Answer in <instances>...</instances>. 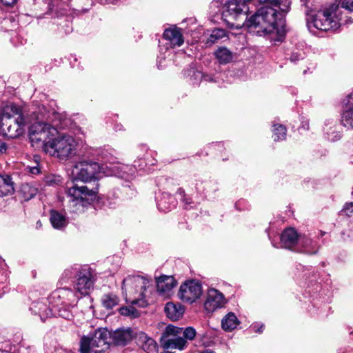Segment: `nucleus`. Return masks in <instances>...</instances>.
Instances as JSON below:
<instances>
[{
  "label": "nucleus",
  "mask_w": 353,
  "mask_h": 353,
  "mask_svg": "<svg viewBox=\"0 0 353 353\" xmlns=\"http://www.w3.org/2000/svg\"><path fill=\"white\" fill-rule=\"evenodd\" d=\"M130 328L117 330L111 333L105 328L97 329L91 336L81 340V353H104L110 347L109 340L116 345L124 346L134 336Z\"/></svg>",
  "instance_id": "f257e3e1"
},
{
  "label": "nucleus",
  "mask_w": 353,
  "mask_h": 353,
  "mask_svg": "<svg viewBox=\"0 0 353 353\" xmlns=\"http://www.w3.org/2000/svg\"><path fill=\"white\" fill-rule=\"evenodd\" d=\"M40 111L39 114L32 112V120H35V122L29 128L28 136L32 146H43L46 150L50 139L57 135V128H63V125L61 116L57 112H52L46 114L41 110Z\"/></svg>",
  "instance_id": "f03ea898"
},
{
  "label": "nucleus",
  "mask_w": 353,
  "mask_h": 353,
  "mask_svg": "<svg viewBox=\"0 0 353 353\" xmlns=\"http://www.w3.org/2000/svg\"><path fill=\"white\" fill-rule=\"evenodd\" d=\"M352 22L351 17L343 14L339 8L336 9L334 13L329 10H320L307 19V27L311 32L314 29L321 31L336 30L342 25Z\"/></svg>",
  "instance_id": "7ed1b4c3"
},
{
  "label": "nucleus",
  "mask_w": 353,
  "mask_h": 353,
  "mask_svg": "<svg viewBox=\"0 0 353 353\" xmlns=\"http://www.w3.org/2000/svg\"><path fill=\"white\" fill-rule=\"evenodd\" d=\"M152 279L139 275H129L122 282V293L127 302L143 307L144 292L151 285Z\"/></svg>",
  "instance_id": "20e7f679"
},
{
  "label": "nucleus",
  "mask_w": 353,
  "mask_h": 353,
  "mask_svg": "<svg viewBox=\"0 0 353 353\" xmlns=\"http://www.w3.org/2000/svg\"><path fill=\"white\" fill-rule=\"evenodd\" d=\"M98 188L90 190L87 186L72 185L65 190L68 208L71 213L81 214L90 205L97 196Z\"/></svg>",
  "instance_id": "39448f33"
},
{
  "label": "nucleus",
  "mask_w": 353,
  "mask_h": 353,
  "mask_svg": "<svg viewBox=\"0 0 353 353\" xmlns=\"http://www.w3.org/2000/svg\"><path fill=\"white\" fill-rule=\"evenodd\" d=\"M252 0H227L223 6L222 18L231 28L240 29L245 26L248 8Z\"/></svg>",
  "instance_id": "423d86ee"
},
{
  "label": "nucleus",
  "mask_w": 353,
  "mask_h": 353,
  "mask_svg": "<svg viewBox=\"0 0 353 353\" xmlns=\"http://www.w3.org/2000/svg\"><path fill=\"white\" fill-rule=\"evenodd\" d=\"M78 143L75 139L69 134L57 136L50 139L47 143L46 152H52V154L60 160H67L74 156L77 152Z\"/></svg>",
  "instance_id": "0eeeda50"
},
{
  "label": "nucleus",
  "mask_w": 353,
  "mask_h": 353,
  "mask_svg": "<svg viewBox=\"0 0 353 353\" xmlns=\"http://www.w3.org/2000/svg\"><path fill=\"white\" fill-rule=\"evenodd\" d=\"M165 332L172 337L168 339L163 343V347L167 350L178 349L183 350L188 346L187 340L192 341L196 336V332L192 327L186 328L168 325Z\"/></svg>",
  "instance_id": "6e6552de"
},
{
  "label": "nucleus",
  "mask_w": 353,
  "mask_h": 353,
  "mask_svg": "<svg viewBox=\"0 0 353 353\" xmlns=\"http://www.w3.org/2000/svg\"><path fill=\"white\" fill-rule=\"evenodd\" d=\"M103 167L94 161H80L72 168V181L83 182L90 181L97 179V175L102 172Z\"/></svg>",
  "instance_id": "1a4fd4ad"
},
{
  "label": "nucleus",
  "mask_w": 353,
  "mask_h": 353,
  "mask_svg": "<svg viewBox=\"0 0 353 353\" xmlns=\"http://www.w3.org/2000/svg\"><path fill=\"white\" fill-rule=\"evenodd\" d=\"M30 121L25 117H17L14 119H6L1 121L0 130L7 137L10 139L17 138L24 132V127Z\"/></svg>",
  "instance_id": "9d476101"
},
{
  "label": "nucleus",
  "mask_w": 353,
  "mask_h": 353,
  "mask_svg": "<svg viewBox=\"0 0 353 353\" xmlns=\"http://www.w3.org/2000/svg\"><path fill=\"white\" fill-rule=\"evenodd\" d=\"M202 292L201 284L199 281L190 280L180 286L178 296L183 302L192 303L200 298Z\"/></svg>",
  "instance_id": "9b49d317"
},
{
  "label": "nucleus",
  "mask_w": 353,
  "mask_h": 353,
  "mask_svg": "<svg viewBox=\"0 0 353 353\" xmlns=\"http://www.w3.org/2000/svg\"><path fill=\"white\" fill-rule=\"evenodd\" d=\"M94 276L90 268H83L77 274L75 289L80 296L87 295L94 286Z\"/></svg>",
  "instance_id": "f8f14e48"
},
{
  "label": "nucleus",
  "mask_w": 353,
  "mask_h": 353,
  "mask_svg": "<svg viewBox=\"0 0 353 353\" xmlns=\"http://www.w3.org/2000/svg\"><path fill=\"white\" fill-rule=\"evenodd\" d=\"M80 297L77 292H74L71 289L59 288L52 292L50 299V300H59L58 303L60 305L75 307Z\"/></svg>",
  "instance_id": "ddd939ff"
},
{
  "label": "nucleus",
  "mask_w": 353,
  "mask_h": 353,
  "mask_svg": "<svg viewBox=\"0 0 353 353\" xmlns=\"http://www.w3.org/2000/svg\"><path fill=\"white\" fill-rule=\"evenodd\" d=\"M225 303V299L222 293L217 290L210 289L208 291L204 308L208 312L212 313L216 309L222 307Z\"/></svg>",
  "instance_id": "4468645a"
},
{
  "label": "nucleus",
  "mask_w": 353,
  "mask_h": 353,
  "mask_svg": "<svg viewBox=\"0 0 353 353\" xmlns=\"http://www.w3.org/2000/svg\"><path fill=\"white\" fill-rule=\"evenodd\" d=\"M157 290L159 295L168 296L176 285V281L172 276L161 275L156 278Z\"/></svg>",
  "instance_id": "2eb2a0df"
},
{
  "label": "nucleus",
  "mask_w": 353,
  "mask_h": 353,
  "mask_svg": "<svg viewBox=\"0 0 353 353\" xmlns=\"http://www.w3.org/2000/svg\"><path fill=\"white\" fill-rule=\"evenodd\" d=\"M138 346L147 353H156L157 344L155 341L143 332H137L134 336Z\"/></svg>",
  "instance_id": "dca6fc26"
},
{
  "label": "nucleus",
  "mask_w": 353,
  "mask_h": 353,
  "mask_svg": "<svg viewBox=\"0 0 353 353\" xmlns=\"http://www.w3.org/2000/svg\"><path fill=\"white\" fill-rule=\"evenodd\" d=\"M299 236L292 228L285 229L281 235L282 246L288 249H293L297 245Z\"/></svg>",
  "instance_id": "f3484780"
},
{
  "label": "nucleus",
  "mask_w": 353,
  "mask_h": 353,
  "mask_svg": "<svg viewBox=\"0 0 353 353\" xmlns=\"http://www.w3.org/2000/svg\"><path fill=\"white\" fill-rule=\"evenodd\" d=\"M30 310L34 314L39 315L42 321H45L46 319L55 315L53 309L48 307L46 303L43 302H33L31 304Z\"/></svg>",
  "instance_id": "a211bd4d"
},
{
  "label": "nucleus",
  "mask_w": 353,
  "mask_h": 353,
  "mask_svg": "<svg viewBox=\"0 0 353 353\" xmlns=\"http://www.w3.org/2000/svg\"><path fill=\"white\" fill-rule=\"evenodd\" d=\"M163 37L169 41L173 47L181 46L184 42L181 30L176 27L166 29L164 31Z\"/></svg>",
  "instance_id": "6ab92c4d"
},
{
  "label": "nucleus",
  "mask_w": 353,
  "mask_h": 353,
  "mask_svg": "<svg viewBox=\"0 0 353 353\" xmlns=\"http://www.w3.org/2000/svg\"><path fill=\"white\" fill-rule=\"evenodd\" d=\"M297 245L301 248L299 250L301 252L313 254L317 252L316 243L305 235L299 236Z\"/></svg>",
  "instance_id": "aec40b11"
},
{
  "label": "nucleus",
  "mask_w": 353,
  "mask_h": 353,
  "mask_svg": "<svg viewBox=\"0 0 353 353\" xmlns=\"http://www.w3.org/2000/svg\"><path fill=\"white\" fill-rule=\"evenodd\" d=\"M15 116H17V117H24L22 110L19 106L11 103L3 107L1 113V121L14 119Z\"/></svg>",
  "instance_id": "412c9836"
},
{
  "label": "nucleus",
  "mask_w": 353,
  "mask_h": 353,
  "mask_svg": "<svg viewBox=\"0 0 353 353\" xmlns=\"http://www.w3.org/2000/svg\"><path fill=\"white\" fill-rule=\"evenodd\" d=\"M68 6H65L62 1L59 0H54L49 6L48 11L46 13L52 18L59 17L67 14Z\"/></svg>",
  "instance_id": "4be33fe9"
},
{
  "label": "nucleus",
  "mask_w": 353,
  "mask_h": 353,
  "mask_svg": "<svg viewBox=\"0 0 353 353\" xmlns=\"http://www.w3.org/2000/svg\"><path fill=\"white\" fill-rule=\"evenodd\" d=\"M165 312L170 319L178 320L184 313V307L181 304L167 303L165 306Z\"/></svg>",
  "instance_id": "5701e85b"
},
{
  "label": "nucleus",
  "mask_w": 353,
  "mask_h": 353,
  "mask_svg": "<svg viewBox=\"0 0 353 353\" xmlns=\"http://www.w3.org/2000/svg\"><path fill=\"white\" fill-rule=\"evenodd\" d=\"M324 131L327 139L331 141H336L341 138L340 132L336 130V121L333 119L325 121Z\"/></svg>",
  "instance_id": "b1692460"
},
{
  "label": "nucleus",
  "mask_w": 353,
  "mask_h": 353,
  "mask_svg": "<svg viewBox=\"0 0 353 353\" xmlns=\"http://www.w3.org/2000/svg\"><path fill=\"white\" fill-rule=\"evenodd\" d=\"M176 205L174 198L169 194H163L162 198L158 201L157 207L159 210L166 212Z\"/></svg>",
  "instance_id": "393cba45"
},
{
  "label": "nucleus",
  "mask_w": 353,
  "mask_h": 353,
  "mask_svg": "<svg viewBox=\"0 0 353 353\" xmlns=\"http://www.w3.org/2000/svg\"><path fill=\"white\" fill-rule=\"evenodd\" d=\"M239 324V321L233 312L228 313L221 321V327L225 331H232Z\"/></svg>",
  "instance_id": "a878e982"
},
{
  "label": "nucleus",
  "mask_w": 353,
  "mask_h": 353,
  "mask_svg": "<svg viewBox=\"0 0 353 353\" xmlns=\"http://www.w3.org/2000/svg\"><path fill=\"white\" fill-rule=\"evenodd\" d=\"M214 56L221 64H227L233 59V53L225 47H219L214 52Z\"/></svg>",
  "instance_id": "bb28decb"
},
{
  "label": "nucleus",
  "mask_w": 353,
  "mask_h": 353,
  "mask_svg": "<svg viewBox=\"0 0 353 353\" xmlns=\"http://www.w3.org/2000/svg\"><path fill=\"white\" fill-rule=\"evenodd\" d=\"M13 191L14 187L10 176L0 175V197L11 194Z\"/></svg>",
  "instance_id": "cd10ccee"
},
{
  "label": "nucleus",
  "mask_w": 353,
  "mask_h": 353,
  "mask_svg": "<svg viewBox=\"0 0 353 353\" xmlns=\"http://www.w3.org/2000/svg\"><path fill=\"white\" fill-rule=\"evenodd\" d=\"M50 222L52 226L56 229H62L68 224L66 218L61 213L55 211H50Z\"/></svg>",
  "instance_id": "c85d7f7f"
},
{
  "label": "nucleus",
  "mask_w": 353,
  "mask_h": 353,
  "mask_svg": "<svg viewBox=\"0 0 353 353\" xmlns=\"http://www.w3.org/2000/svg\"><path fill=\"white\" fill-rule=\"evenodd\" d=\"M54 307L58 312V315L60 317L68 321H71L73 319L74 315L70 308H73L74 307L57 303V305L54 306Z\"/></svg>",
  "instance_id": "c756f323"
},
{
  "label": "nucleus",
  "mask_w": 353,
  "mask_h": 353,
  "mask_svg": "<svg viewBox=\"0 0 353 353\" xmlns=\"http://www.w3.org/2000/svg\"><path fill=\"white\" fill-rule=\"evenodd\" d=\"M226 36L225 31L223 29L216 28L214 29L210 36L205 41V44L212 46L218 40L223 39Z\"/></svg>",
  "instance_id": "7c9ffc66"
},
{
  "label": "nucleus",
  "mask_w": 353,
  "mask_h": 353,
  "mask_svg": "<svg viewBox=\"0 0 353 353\" xmlns=\"http://www.w3.org/2000/svg\"><path fill=\"white\" fill-rule=\"evenodd\" d=\"M342 124L348 128H353V107H346L341 119Z\"/></svg>",
  "instance_id": "2f4dec72"
},
{
  "label": "nucleus",
  "mask_w": 353,
  "mask_h": 353,
  "mask_svg": "<svg viewBox=\"0 0 353 353\" xmlns=\"http://www.w3.org/2000/svg\"><path fill=\"white\" fill-rule=\"evenodd\" d=\"M273 138L274 141H282L285 139L287 130L281 124L273 125Z\"/></svg>",
  "instance_id": "473e14b6"
},
{
  "label": "nucleus",
  "mask_w": 353,
  "mask_h": 353,
  "mask_svg": "<svg viewBox=\"0 0 353 353\" xmlns=\"http://www.w3.org/2000/svg\"><path fill=\"white\" fill-rule=\"evenodd\" d=\"M102 303L105 307L112 309L118 304L119 298L115 294H106L102 298Z\"/></svg>",
  "instance_id": "72a5a7b5"
},
{
  "label": "nucleus",
  "mask_w": 353,
  "mask_h": 353,
  "mask_svg": "<svg viewBox=\"0 0 353 353\" xmlns=\"http://www.w3.org/2000/svg\"><path fill=\"white\" fill-rule=\"evenodd\" d=\"M120 314L123 316L137 318L139 316V312L134 307H123L119 310Z\"/></svg>",
  "instance_id": "f704fd0d"
},
{
  "label": "nucleus",
  "mask_w": 353,
  "mask_h": 353,
  "mask_svg": "<svg viewBox=\"0 0 353 353\" xmlns=\"http://www.w3.org/2000/svg\"><path fill=\"white\" fill-rule=\"evenodd\" d=\"M44 181L47 185L57 186L62 183V179L59 175L50 174L45 177Z\"/></svg>",
  "instance_id": "c9c22d12"
},
{
  "label": "nucleus",
  "mask_w": 353,
  "mask_h": 353,
  "mask_svg": "<svg viewBox=\"0 0 353 353\" xmlns=\"http://www.w3.org/2000/svg\"><path fill=\"white\" fill-rule=\"evenodd\" d=\"M22 190H23V193L25 194H29V196L28 195L26 196L28 199H31L32 197L35 196L37 194V192H38L37 188L31 187L28 184L24 185L23 186Z\"/></svg>",
  "instance_id": "e433bc0d"
},
{
  "label": "nucleus",
  "mask_w": 353,
  "mask_h": 353,
  "mask_svg": "<svg viewBox=\"0 0 353 353\" xmlns=\"http://www.w3.org/2000/svg\"><path fill=\"white\" fill-rule=\"evenodd\" d=\"M341 212L348 217L353 216V202L346 203L343 205Z\"/></svg>",
  "instance_id": "4c0bfd02"
},
{
  "label": "nucleus",
  "mask_w": 353,
  "mask_h": 353,
  "mask_svg": "<svg viewBox=\"0 0 353 353\" xmlns=\"http://www.w3.org/2000/svg\"><path fill=\"white\" fill-rule=\"evenodd\" d=\"M303 54L304 53L301 50L293 52L290 57V60L292 62H296L299 59H302L303 58Z\"/></svg>",
  "instance_id": "58836bf2"
},
{
  "label": "nucleus",
  "mask_w": 353,
  "mask_h": 353,
  "mask_svg": "<svg viewBox=\"0 0 353 353\" xmlns=\"http://www.w3.org/2000/svg\"><path fill=\"white\" fill-rule=\"evenodd\" d=\"M341 8L347 11H353V0H343L341 3Z\"/></svg>",
  "instance_id": "ea45409f"
},
{
  "label": "nucleus",
  "mask_w": 353,
  "mask_h": 353,
  "mask_svg": "<svg viewBox=\"0 0 353 353\" xmlns=\"http://www.w3.org/2000/svg\"><path fill=\"white\" fill-rule=\"evenodd\" d=\"M35 163L37 164L36 165L28 168L29 169V172L33 174H37L40 172V168L37 160H35Z\"/></svg>",
  "instance_id": "a19ab883"
},
{
  "label": "nucleus",
  "mask_w": 353,
  "mask_h": 353,
  "mask_svg": "<svg viewBox=\"0 0 353 353\" xmlns=\"http://www.w3.org/2000/svg\"><path fill=\"white\" fill-rule=\"evenodd\" d=\"M18 0H0V1L6 6H12L17 3Z\"/></svg>",
  "instance_id": "79ce46f5"
},
{
  "label": "nucleus",
  "mask_w": 353,
  "mask_h": 353,
  "mask_svg": "<svg viewBox=\"0 0 353 353\" xmlns=\"http://www.w3.org/2000/svg\"><path fill=\"white\" fill-rule=\"evenodd\" d=\"M346 107H353V91L347 96Z\"/></svg>",
  "instance_id": "37998d69"
},
{
  "label": "nucleus",
  "mask_w": 353,
  "mask_h": 353,
  "mask_svg": "<svg viewBox=\"0 0 353 353\" xmlns=\"http://www.w3.org/2000/svg\"><path fill=\"white\" fill-rule=\"evenodd\" d=\"M264 325L261 324L260 327H257V325L254 324L252 325V328L254 330L255 332L261 333L263 330Z\"/></svg>",
  "instance_id": "c03bdc74"
},
{
  "label": "nucleus",
  "mask_w": 353,
  "mask_h": 353,
  "mask_svg": "<svg viewBox=\"0 0 353 353\" xmlns=\"http://www.w3.org/2000/svg\"><path fill=\"white\" fill-rule=\"evenodd\" d=\"M194 74H196V76H201L204 81H211V79L208 76H203L199 72H197Z\"/></svg>",
  "instance_id": "a18cd8bd"
},
{
  "label": "nucleus",
  "mask_w": 353,
  "mask_h": 353,
  "mask_svg": "<svg viewBox=\"0 0 353 353\" xmlns=\"http://www.w3.org/2000/svg\"><path fill=\"white\" fill-rule=\"evenodd\" d=\"M6 150V145L4 143H1L0 145V152L3 153Z\"/></svg>",
  "instance_id": "49530a36"
},
{
  "label": "nucleus",
  "mask_w": 353,
  "mask_h": 353,
  "mask_svg": "<svg viewBox=\"0 0 353 353\" xmlns=\"http://www.w3.org/2000/svg\"><path fill=\"white\" fill-rule=\"evenodd\" d=\"M183 201L185 203V204L190 203V202H188V201L185 199H184Z\"/></svg>",
  "instance_id": "de8ad7c7"
},
{
  "label": "nucleus",
  "mask_w": 353,
  "mask_h": 353,
  "mask_svg": "<svg viewBox=\"0 0 353 353\" xmlns=\"http://www.w3.org/2000/svg\"><path fill=\"white\" fill-rule=\"evenodd\" d=\"M352 194H353V190H352Z\"/></svg>",
  "instance_id": "09e8293b"
}]
</instances>
